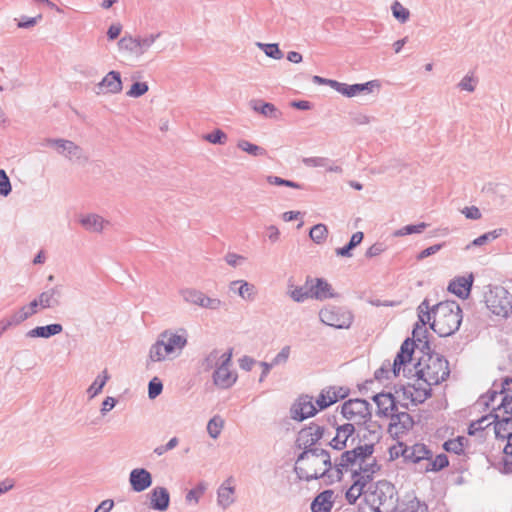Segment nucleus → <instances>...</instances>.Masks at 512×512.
<instances>
[{
	"instance_id": "nucleus-1",
	"label": "nucleus",
	"mask_w": 512,
	"mask_h": 512,
	"mask_svg": "<svg viewBox=\"0 0 512 512\" xmlns=\"http://www.w3.org/2000/svg\"><path fill=\"white\" fill-rule=\"evenodd\" d=\"M421 326L426 324L440 337H447L458 331L462 322V309L453 300L439 302L433 307L424 299L417 308Z\"/></svg>"
},
{
	"instance_id": "nucleus-2",
	"label": "nucleus",
	"mask_w": 512,
	"mask_h": 512,
	"mask_svg": "<svg viewBox=\"0 0 512 512\" xmlns=\"http://www.w3.org/2000/svg\"><path fill=\"white\" fill-rule=\"evenodd\" d=\"M331 456L325 449H306L296 460L295 472L299 479L311 481L322 477L333 478Z\"/></svg>"
},
{
	"instance_id": "nucleus-3",
	"label": "nucleus",
	"mask_w": 512,
	"mask_h": 512,
	"mask_svg": "<svg viewBox=\"0 0 512 512\" xmlns=\"http://www.w3.org/2000/svg\"><path fill=\"white\" fill-rule=\"evenodd\" d=\"M405 464L417 473L438 472L449 465L448 457L439 454L434 457L431 449L423 443H415L406 448Z\"/></svg>"
},
{
	"instance_id": "nucleus-4",
	"label": "nucleus",
	"mask_w": 512,
	"mask_h": 512,
	"mask_svg": "<svg viewBox=\"0 0 512 512\" xmlns=\"http://www.w3.org/2000/svg\"><path fill=\"white\" fill-rule=\"evenodd\" d=\"M187 345V337L185 332L178 334L171 330L161 332L154 344L149 349L148 360L146 366L150 363L162 362L166 358H175L180 355L184 347Z\"/></svg>"
},
{
	"instance_id": "nucleus-5",
	"label": "nucleus",
	"mask_w": 512,
	"mask_h": 512,
	"mask_svg": "<svg viewBox=\"0 0 512 512\" xmlns=\"http://www.w3.org/2000/svg\"><path fill=\"white\" fill-rule=\"evenodd\" d=\"M415 368L418 379L423 380L428 386L438 385L450 375L447 359L439 354H428L427 359H420Z\"/></svg>"
},
{
	"instance_id": "nucleus-6",
	"label": "nucleus",
	"mask_w": 512,
	"mask_h": 512,
	"mask_svg": "<svg viewBox=\"0 0 512 512\" xmlns=\"http://www.w3.org/2000/svg\"><path fill=\"white\" fill-rule=\"evenodd\" d=\"M396 495L395 486L386 480H382L375 484H369L365 501L374 512H383L394 506Z\"/></svg>"
},
{
	"instance_id": "nucleus-7",
	"label": "nucleus",
	"mask_w": 512,
	"mask_h": 512,
	"mask_svg": "<svg viewBox=\"0 0 512 512\" xmlns=\"http://www.w3.org/2000/svg\"><path fill=\"white\" fill-rule=\"evenodd\" d=\"M373 452V443L358 445L351 450L343 452L340 458L334 463V474H332L333 478L341 480L344 471L351 470L353 472V467L355 465H362L372 456Z\"/></svg>"
},
{
	"instance_id": "nucleus-8",
	"label": "nucleus",
	"mask_w": 512,
	"mask_h": 512,
	"mask_svg": "<svg viewBox=\"0 0 512 512\" xmlns=\"http://www.w3.org/2000/svg\"><path fill=\"white\" fill-rule=\"evenodd\" d=\"M487 308L496 316L508 318L512 315V294L502 286H492L485 293Z\"/></svg>"
},
{
	"instance_id": "nucleus-9",
	"label": "nucleus",
	"mask_w": 512,
	"mask_h": 512,
	"mask_svg": "<svg viewBox=\"0 0 512 512\" xmlns=\"http://www.w3.org/2000/svg\"><path fill=\"white\" fill-rule=\"evenodd\" d=\"M320 321L336 329H348L353 323L354 316L344 307L328 305L319 311Z\"/></svg>"
},
{
	"instance_id": "nucleus-10",
	"label": "nucleus",
	"mask_w": 512,
	"mask_h": 512,
	"mask_svg": "<svg viewBox=\"0 0 512 512\" xmlns=\"http://www.w3.org/2000/svg\"><path fill=\"white\" fill-rule=\"evenodd\" d=\"M495 422L494 431L495 435L498 439H507V444L505 445L503 452V466L506 473H512V416H507L498 419V415H494Z\"/></svg>"
},
{
	"instance_id": "nucleus-11",
	"label": "nucleus",
	"mask_w": 512,
	"mask_h": 512,
	"mask_svg": "<svg viewBox=\"0 0 512 512\" xmlns=\"http://www.w3.org/2000/svg\"><path fill=\"white\" fill-rule=\"evenodd\" d=\"M161 34V32H157L137 37L126 35L119 40L118 47L120 50L126 51L130 55L140 57L151 48Z\"/></svg>"
},
{
	"instance_id": "nucleus-12",
	"label": "nucleus",
	"mask_w": 512,
	"mask_h": 512,
	"mask_svg": "<svg viewBox=\"0 0 512 512\" xmlns=\"http://www.w3.org/2000/svg\"><path fill=\"white\" fill-rule=\"evenodd\" d=\"M232 349L221 354L220 363L215 368L212 379L215 386L220 389H229L237 381L238 375L231 370Z\"/></svg>"
},
{
	"instance_id": "nucleus-13",
	"label": "nucleus",
	"mask_w": 512,
	"mask_h": 512,
	"mask_svg": "<svg viewBox=\"0 0 512 512\" xmlns=\"http://www.w3.org/2000/svg\"><path fill=\"white\" fill-rule=\"evenodd\" d=\"M341 413L343 417L353 424H363L371 419V405L368 401L360 398L349 399L342 404Z\"/></svg>"
},
{
	"instance_id": "nucleus-14",
	"label": "nucleus",
	"mask_w": 512,
	"mask_h": 512,
	"mask_svg": "<svg viewBox=\"0 0 512 512\" xmlns=\"http://www.w3.org/2000/svg\"><path fill=\"white\" fill-rule=\"evenodd\" d=\"M46 146L54 147L58 154L64 156L72 162L85 163L88 161V156L82 147L77 145L71 140L63 138H47L44 143Z\"/></svg>"
},
{
	"instance_id": "nucleus-15",
	"label": "nucleus",
	"mask_w": 512,
	"mask_h": 512,
	"mask_svg": "<svg viewBox=\"0 0 512 512\" xmlns=\"http://www.w3.org/2000/svg\"><path fill=\"white\" fill-rule=\"evenodd\" d=\"M374 470L365 469L364 474L357 470H353L352 479L353 484L346 491L345 498L349 504H355L362 494L366 495L365 487L370 484Z\"/></svg>"
},
{
	"instance_id": "nucleus-16",
	"label": "nucleus",
	"mask_w": 512,
	"mask_h": 512,
	"mask_svg": "<svg viewBox=\"0 0 512 512\" xmlns=\"http://www.w3.org/2000/svg\"><path fill=\"white\" fill-rule=\"evenodd\" d=\"M326 428L316 422L310 423L302 428L297 435L296 445L298 448L314 449V445L325 435Z\"/></svg>"
},
{
	"instance_id": "nucleus-17",
	"label": "nucleus",
	"mask_w": 512,
	"mask_h": 512,
	"mask_svg": "<svg viewBox=\"0 0 512 512\" xmlns=\"http://www.w3.org/2000/svg\"><path fill=\"white\" fill-rule=\"evenodd\" d=\"M415 341L407 338L401 344L400 350L397 353L393 364L390 361H385L380 368L387 371L389 374L392 372L396 377L399 375L401 367L405 364L409 363L412 360V355L414 352Z\"/></svg>"
},
{
	"instance_id": "nucleus-18",
	"label": "nucleus",
	"mask_w": 512,
	"mask_h": 512,
	"mask_svg": "<svg viewBox=\"0 0 512 512\" xmlns=\"http://www.w3.org/2000/svg\"><path fill=\"white\" fill-rule=\"evenodd\" d=\"M328 422L332 427L336 428V435L329 442V445L336 450H343L348 446L347 442L350 437L353 436L355 432V426L353 423H345L342 425H338L336 421V417L332 416V418H328Z\"/></svg>"
},
{
	"instance_id": "nucleus-19",
	"label": "nucleus",
	"mask_w": 512,
	"mask_h": 512,
	"mask_svg": "<svg viewBox=\"0 0 512 512\" xmlns=\"http://www.w3.org/2000/svg\"><path fill=\"white\" fill-rule=\"evenodd\" d=\"M380 83L378 80H371L361 84H346L338 82L333 84V89L338 93L348 98L354 97L359 94H369L374 91L375 88L379 89Z\"/></svg>"
},
{
	"instance_id": "nucleus-20",
	"label": "nucleus",
	"mask_w": 512,
	"mask_h": 512,
	"mask_svg": "<svg viewBox=\"0 0 512 512\" xmlns=\"http://www.w3.org/2000/svg\"><path fill=\"white\" fill-rule=\"evenodd\" d=\"M316 413L317 409L313 404V399L308 395L300 396L290 409L291 418L297 421H303Z\"/></svg>"
},
{
	"instance_id": "nucleus-21",
	"label": "nucleus",
	"mask_w": 512,
	"mask_h": 512,
	"mask_svg": "<svg viewBox=\"0 0 512 512\" xmlns=\"http://www.w3.org/2000/svg\"><path fill=\"white\" fill-rule=\"evenodd\" d=\"M123 85L121 74L118 71L108 72L103 79L95 86V92L100 94H118L122 91Z\"/></svg>"
},
{
	"instance_id": "nucleus-22",
	"label": "nucleus",
	"mask_w": 512,
	"mask_h": 512,
	"mask_svg": "<svg viewBox=\"0 0 512 512\" xmlns=\"http://www.w3.org/2000/svg\"><path fill=\"white\" fill-rule=\"evenodd\" d=\"M306 286H309L311 299L323 301L335 297L332 286L323 278L307 277Z\"/></svg>"
},
{
	"instance_id": "nucleus-23",
	"label": "nucleus",
	"mask_w": 512,
	"mask_h": 512,
	"mask_svg": "<svg viewBox=\"0 0 512 512\" xmlns=\"http://www.w3.org/2000/svg\"><path fill=\"white\" fill-rule=\"evenodd\" d=\"M372 399L377 406L378 416L391 417L394 419L397 406L395 398L391 393H378L374 395Z\"/></svg>"
},
{
	"instance_id": "nucleus-24",
	"label": "nucleus",
	"mask_w": 512,
	"mask_h": 512,
	"mask_svg": "<svg viewBox=\"0 0 512 512\" xmlns=\"http://www.w3.org/2000/svg\"><path fill=\"white\" fill-rule=\"evenodd\" d=\"M152 475L145 468H135L129 474V483L134 492H143L152 485Z\"/></svg>"
},
{
	"instance_id": "nucleus-25",
	"label": "nucleus",
	"mask_w": 512,
	"mask_h": 512,
	"mask_svg": "<svg viewBox=\"0 0 512 512\" xmlns=\"http://www.w3.org/2000/svg\"><path fill=\"white\" fill-rule=\"evenodd\" d=\"M430 395L431 388L426 383L425 385L419 383L418 386L409 384L403 387L404 399L410 400L414 405L423 403Z\"/></svg>"
},
{
	"instance_id": "nucleus-26",
	"label": "nucleus",
	"mask_w": 512,
	"mask_h": 512,
	"mask_svg": "<svg viewBox=\"0 0 512 512\" xmlns=\"http://www.w3.org/2000/svg\"><path fill=\"white\" fill-rule=\"evenodd\" d=\"M391 512H428V506L416 496L407 494Z\"/></svg>"
},
{
	"instance_id": "nucleus-27",
	"label": "nucleus",
	"mask_w": 512,
	"mask_h": 512,
	"mask_svg": "<svg viewBox=\"0 0 512 512\" xmlns=\"http://www.w3.org/2000/svg\"><path fill=\"white\" fill-rule=\"evenodd\" d=\"M79 223L88 232L102 233L105 225L109 224V221L98 214L88 213L79 217Z\"/></svg>"
},
{
	"instance_id": "nucleus-28",
	"label": "nucleus",
	"mask_w": 512,
	"mask_h": 512,
	"mask_svg": "<svg viewBox=\"0 0 512 512\" xmlns=\"http://www.w3.org/2000/svg\"><path fill=\"white\" fill-rule=\"evenodd\" d=\"M473 284V275L470 274L467 277L461 276L456 277L452 281H450L448 285V290L458 296L459 298L466 299L468 298L471 287Z\"/></svg>"
},
{
	"instance_id": "nucleus-29",
	"label": "nucleus",
	"mask_w": 512,
	"mask_h": 512,
	"mask_svg": "<svg viewBox=\"0 0 512 512\" xmlns=\"http://www.w3.org/2000/svg\"><path fill=\"white\" fill-rule=\"evenodd\" d=\"M62 297V290L60 285L51 287L38 296L37 301L41 309L55 308L60 305V298Z\"/></svg>"
},
{
	"instance_id": "nucleus-30",
	"label": "nucleus",
	"mask_w": 512,
	"mask_h": 512,
	"mask_svg": "<svg viewBox=\"0 0 512 512\" xmlns=\"http://www.w3.org/2000/svg\"><path fill=\"white\" fill-rule=\"evenodd\" d=\"M170 503V494L165 487L157 486L150 492V507L158 511H166Z\"/></svg>"
},
{
	"instance_id": "nucleus-31",
	"label": "nucleus",
	"mask_w": 512,
	"mask_h": 512,
	"mask_svg": "<svg viewBox=\"0 0 512 512\" xmlns=\"http://www.w3.org/2000/svg\"><path fill=\"white\" fill-rule=\"evenodd\" d=\"M249 105L254 112L266 118L279 120L282 117V112L272 103L254 99L249 102Z\"/></svg>"
},
{
	"instance_id": "nucleus-32",
	"label": "nucleus",
	"mask_w": 512,
	"mask_h": 512,
	"mask_svg": "<svg viewBox=\"0 0 512 512\" xmlns=\"http://www.w3.org/2000/svg\"><path fill=\"white\" fill-rule=\"evenodd\" d=\"M333 491L325 490L318 494L311 503L312 512H331L333 507Z\"/></svg>"
},
{
	"instance_id": "nucleus-33",
	"label": "nucleus",
	"mask_w": 512,
	"mask_h": 512,
	"mask_svg": "<svg viewBox=\"0 0 512 512\" xmlns=\"http://www.w3.org/2000/svg\"><path fill=\"white\" fill-rule=\"evenodd\" d=\"M230 291L237 293L242 299L252 301L255 298V286L245 280H235L229 284Z\"/></svg>"
},
{
	"instance_id": "nucleus-34",
	"label": "nucleus",
	"mask_w": 512,
	"mask_h": 512,
	"mask_svg": "<svg viewBox=\"0 0 512 512\" xmlns=\"http://www.w3.org/2000/svg\"><path fill=\"white\" fill-rule=\"evenodd\" d=\"M63 331V326L61 324H49L46 326H37L26 333V336L29 338H49L51 336L57 335Z\"/></svg>"
},
{
	"instance_id": "nucleus-35",
	"label": "nucleus",
	"mask_w": 512,
	"mask_h": 512,
	"mask_svg": "<svg viewBox=\"0 0 512 512\" xmlns=\"http://www.w3.org/2000/svg\"><path fill=\"white\" fill-rule=\"evenodd\" d=\"M232 481L231 478L227 479L218 489L217 500L218 504L224 508L230 506L234 502L235 488L226 485Z\"/></svg>"
},
{
	"instance_id": "nucleus-36",
	"label": "nucleus",
	"mask_w": 512,
	"mask_h": 512,
	"mask_svg": "<svg viewBox=\"0 0 512 512\" xmlns=\"http://www.w3.org/2000/svg\"><path fill=\"white\" fill-rule=\"evenodd\" d=\"M506 232L507 231L504 228H498V229H494L492 231L486 232V233L480 235L479 237H477L476 239H474L471 243H469L465 247V249L469 250L472 246H482V245H485L488 242H491V241L499 238L500 236H502Z\"/></svg>"
},
{
	"instance_id": "nucleus-37",
	"label": "nucleus",
	"mask_w": 512,
	"mask_h": 512,
	"mask_svg": "<svg viewBox=\"0 0 512 512\" xmlns=\"http://www.w3.org/2000/svg\"><path fill=\"white\" fill-rule=\"evenodd\" d=\"M286 294L297 303H302L307 299H310L309 286H293L292 284L288 285V290Z\"/></svg>"
},
{
	"instance_id": "nucleus-38",
	"label": "nucleus",
	"mask_w": 512,
	"mask_h": 512,
	"mask_svg": "<svg viewBox=\"0 0 512 512\" xmlns=\"http://www.w3.org/2000/svg\"><path fill=\"white\" fill-rule=\"evenodd\" d=\"M109 378H110V376H109L107 370L105 369L104 371H102V373L99 374L95 378L93 383L87 389V394L89 395V398L92 399L95 396H97L99 393H101L103 387L105 386V384L109 380Z\"/></svg>"
},
{
	"instance_id": "nucleus-39",
	"label": "nucleus",
	"mask_w": 512,
	"mask_h": 512,
	"mask_svg": "<svg viewBox=\"0 0 512 512\" xmlns=\"http://www.w3.org/2000/svg\"><path fill=\"white\" fill-rule=\"evenodd\" d=\"M181 295L186 303L201 306L205 293L194 288H187L181 290Z\"/></svg>"
},
{
	"instance_id": "nucleus-40",
	"label": "nucleus",
	"mask_w": 512,
	"mask_h": 512,
	"mask_svg": "<svg viewBox=\"0 0 512 512\" xmlns=\"http://www.w3.org/2000/svg\"><path fill=\"white\" fill-rule=\"evenodd\" d=\"M237 147L254 157L265 156L267 153L263 147L253 144L248 140L244 139H241L237 142Z\"/></svg>"
},
{
	"instance_id": "nucleus-41",
	"label": "nucleus",
	"mask_w": 512,
	"mask_h": 512,
	"mask_svg": "<svg viewBox=\"0 0 512 512\" xmlns=\"http://www.w3.org/2000/svg\"><path fill=\"white\" fill-rule=\"evenodd\" d=\"M428 226L427 223L421 222L416 225H406L396 231L393 232L394 237H402L410 234H420L422 233L426 227Z\"/></svg>"
},
{
	"instance_id": "nucleus-42",
	"label": "nucleus",
	"mask_w": 512,
	"mask_h": 512,
	"mask_svg": "<svg viewBox=\"0 0 512 512\" xmlns=\"http://www.w3.org/2000/svg\"><path fill=\"white\" fill-rule=\"evenodd\" d=\"M309 236L313 242L316 244L323 243L328 236L327 226L324 224H316L314 225L309 232Z\"/></svg>"
},
{
	"instance_id": "nucleus-43",
	"label": "nucleus",
	"mask_w": 512,
	"mask_h": 512,
	"mask_svg": "<svg viewBox=\"0 0 512 512\" xmlns=\"http://www.w3.org/2000/svg\"><path fill=\"white\" fill-rule=\"evenodd\" d=\"M257 46L266 54V56L275 60H280L284 56L276 43L265 44L259 42L257 43Z\"/></svg>"
},
{
	"instance_id": "nucleus-44",
	"label": "nucleus",
	"mask_w": 512,
	"mask_h": 512,
	"mask_svg": "<svg viewBox=\"0 0 512 512\" xmlns=\"http://www.w3.org/2000/svg\"><path fill=\"white\" fill-rule=\"evenodd\" d=\"M207 489V485L205 482H199L195 488L189 490L185 496V500L188 503L194 502L197 504L199 502L200 497L205 493Z\"/></svg>"
},
{
	"instance_id": "nucleus-45",
	"label": "nucleus",
	"mask_w": 512,
	"mask_h": 512,
	"mask_svg": "<svg viewBox=\"0 0 512 512\" xmlns=\"http://www.w3.org/2000/svg\"><path fill=\"white\" fill-rule=\"evenodd\" d=\"M224 426V421L219 416L211 418L207 424V432L211 438L216 439L221 433Z\"/></svg>"
},
{
	"instance_id": "nucleus-46",
	"label": "nucleus",
	"mask_w": 512,
	"mask_h": 512,
	"mask_svg": "<svg viewBox=\"0 0 512 512\" xmlns=\"http://www.w3.org/2000/svg\"><path fill=\"white\" fill-rule=\"evenodd\" d=\"M392 420L394 421L393 425H400L401 428L406 431L411 429L414 425L412 417L407 412L395 413L394 419Z\"/></svg>"
},
{
	"instance_id": "nucleus-47",
	"label": "nucleus",
	"mask_w": 512,
	"mask_h": 512,
	"mask_svg": "<svg viewBox=\"0 0 512 512\" xmlns=\"http://www.w3.org/2000/svg\"><path fill=\"white\" fill-rule=\"evenodd\" d=\"M392 14L393 16L400 22L406 23L409 20L410 12L407 8H405L400 2L395 1L392 6Z\"/></svg>"
},
{
	"instance_id": "nucleus-48",
	"label": "nucleus",
	"mask_w": 512,
	"mask_h": 512,
	"mask_svg": "<svg viewBox=\"0 0 512 512\" xmlns=\"http://www.w3.org/2000/svg\"><path fill=\"white\" fill-rule=\"evenodd\" d=\"M464 437L450 439L443 444V448L450 453L461 454L464 451Z\"/></svg>"
},
{
	"instance_id": "nucleus-49",
	"label": "nucleus",
	"mask_w": 512,
	"mask_h": 512,
	"mask_svg": "<svg viewBox=\"0 0 512 512\" xmlns=\"http://www.w3.org/2000/svg\"><path fill=\"white\" fill-rule=\"evenodd\" d=\"M498 394H500V389L498 384L494 382L492 388L485 395L480 397L478 404L489 407L494 402Z\"/></svg>"
},
{
	"instance_id": "nucleus-50",
	"label": "nucleus",
	"mask_w": 512,
	"mask_h": 512,
	"mask_svg": "<svg viewBox=\"0 0 512 512\" xmlns=\"http://www.w3.org/2000/svg\"><path fill=\"white\" fill-rule=\"evenodd\" d=\"M490 418V416H483L480 419L473 421L468 428V433L470 435H475L478 431H482L486 427L490 426L493 423V421H490Z\"/></svg>"
},
{
	"instance_id": "nucleus-51",
	"label": "nucleus",
	"mask_w": 512,
	"mask_h": 512,
	"mask_svg": "<svg viewBox=\"0 0 512 512\" xmlns=\"http://www.w3.org/2000/svg\"><path fill=\"white\" fill-rule=\"evenodd\" d=\"M149 87L146 82H135L131 88L126 92L128 97L138 98L148 92Z\"/></svg>"
},
{
	"instance_id": "nucleus-52",
	"label": "nucleus",
	"mask_w": 512,
	"mask_h": 512,
	"mask_svg": "<svg viewBox=\"0 0 512 512\" xmlns=\"http://www.w3.org/2000/svg\"><path fill=\"white\" fill-rule=\"evenodd\" d=\"M203 138L209 143L223 145L226 143L228 137L222 130L216 129L211 133L204 135Z\"/></svg>"
},
{
	"instance_id": "nucleus-53",
	"label": "nucleus",
	"mask_w": 512,
	"mask_h": 512,
	"mask_svg": "<svg viewBox=\"0 0 512 512\" xmlns=\"http://www.w3.org/2000/svg\"><path fill=\"white\" fill-rule=\"evenodd\" d=\"M266 180L271 185L287 186V187H291V188H295V189H301L302 188V186L299 183L293 182V181H290V180H286V179H283V178L278 177V176L269 175V176L266 177Z\"/></svg>"
},
{
	"instance_id": "nucleus-54",
	"label": "nucleus",
	"mask_w": 512,
	"mask_h": 512,
	"mask_svg": "<svg viewBox=\"0 0 512 512\" xmlns=\"http://www.w3.org/2000/svg\"><path fill=\"white\" fill-rule=\"evenodd\" d=\"M303 164L307 167H321L326 168L330 163V159L327 157H306L302 160Z\"/></svg>"
},
{
	"instance_id": "nucleus-55",
	"label": "nucleus",
	"mask_w": 512,
	"mask_h": 512,
	"mask_svg": "<svg viewBox=\"0 0 512 512\" xmlns=\"http://www.w3.org/2000/svg\"><path fill=\"white\" fill-rule=\"evenodd\" d=\"M325 391H329L330 400H332L331 404L344 399L348 394V390L343 387H328Z\"/></svg>"
},
{
	"instance_id": "nucleus-56",
	"label": "nucleus",
	"mask_w": 512,
	"mask_h": 512,
	"mask_svg": "<svg viewBox=\"0 0 512 512\" xmlns=\"http://www.w3.org/2000/svg\"><path fill=\"white\" fill-rule=\"evenodd\" d=\"M162 390L163 384L157 377H154L152 380H150L148 384V396L150 399H155L161 394Z\"/></svg>"
},
{
	"instance_id": "nucleus-57",
	"label": "nucleus",
	"mask_w": 512,
	"mask_h": 512,
	"mask_svg": "<svg viewBox=\"0 0 512 512\" xmlns=\"http://www.w3.org/2000/svg\"><path fill=\"white\" fill-rule=\"evenodd\" d=\"M41 20L42 14H38L35 17L22 16L17 23V27L22 29H30L33 28L36 24H38Z\"/></svg>"
},
{
	"instance_id": "nucleus-58",
	"label": "nucleus",
	"mask_w": 512,
	"mask_h": 512,
	"mask_svg": "<svg viewBox=\"0 0 512 512\" xmlns=\"http://www.w3.org/2000/svg\"><path fill=\"white\" fill-rule=\"evenodd\" d=\"M223 304L224 303L219 298H212L205 294L200 307L209 310H219Z\"/></svg>"
},
{
	"instance_id": "nucleus-59",
	"label": "nucleus",
	"mask_w": 512,
	"mask_h": 512,
	"mask_svg": "<svg viewBox=\"0 0 512 512\" xmlns=\"http://www.w3.org/2000/svg\"><path fill=\"white\" fill-rule=\"evenodd\" d=\"M220 358V352L217 349H214L205 358L204 366L206 369H211L214 365L217 367V365L220 363Z\"/></svg>"
},
{
	"instance_id": "nucleus-60",
	"label": "nucleus",
	"mask_w": 512,
	"mask_h": 512,
	"mask_svg": "<svg viewBox=\"0 0 512 512\" xmlns=\"http://www.w3.org/2000/svg\"><path fill=\"white\" fill-rule=\"evenodd\" d=\"M407 447H408L407 445H404L401 442H399L396 445H393L392 447H390L389 453H390L391 459H397L399 457H402L403 461H405V453H406V448Z\"/></svg>"
},
{
	"instance_id": "nucleus-61",
	"label": "nucleus",
	"mask_w": 512,
	"mask_h": 512,
	"mask_svg": "<svg viewBox=\"0 0 512 512\" xmlns=\"http://www.w3.org/2000/svg\"><path fill=\"white\" fill-rule=\"evenodd\" d=\"M11 192V183L9 177L4 170H0V194L3 196L9 195Z\"/></svg>"
},
{
	"instance_id": "nucleus-62",
	"label": "nucleus",
	"mask_w": 512,
	"mask_h": 512,
	"mask_svg": "<svg viewBox=\"0 0 512 512\" xmlns=\"http://www.w3.org/2000/svg\"><path fill=\"white\" fill-rule=\"evenodd\" d=\"M445 245V243H439V244H434L424 250H422L418 255H417V260L421 261L431 255H434L436 254L438 251H440L442 249V247Z\"/></svg>"
},
{
	"instance_id": "nucleus-63",
	"label": "nucleus",
	"mask_w": 512,
	"mask_h": 512,
	"mask_svg": "<svg viewBox=\"0 0 512 512\" xmlns=\"http://www.w3.org/2000/svg\"><path fill=\"white\" fill-rule=\"evenodd\" d=\"M290 356V346H284L280 352L272 359L274 366L286 363Z\"/></svg>"
},
{
	"instance_id": "nucleus-64",
	"label": "nucleus",
	"mask_w": 512,
	"mask_h": 512,
	"mask_svg": "<svg viewBox=\"0 0 512 512\" xmlns=\"http://www.w3.org/2000/svg\"><path fill=\"white\" fill-rule=\"evenodd\" d=\"M498 408H502L508 416H512V395L505 394Z\"/></svg>"
}]
</instances>
